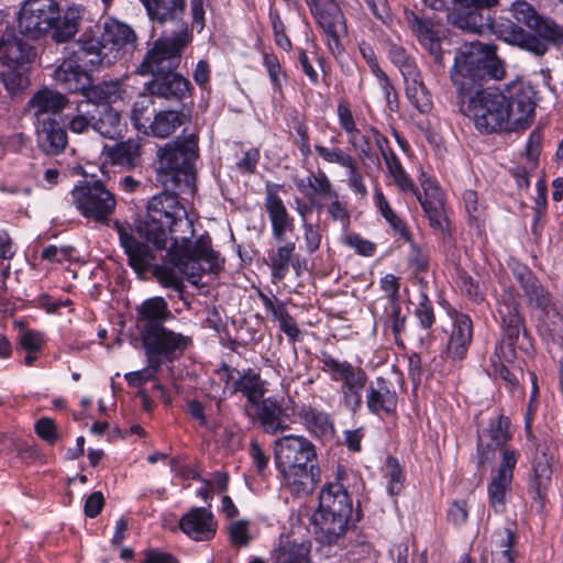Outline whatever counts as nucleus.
Returning a JSON list of instances; mask_svg holds the SVG:
<instances>
[{"label":"nucleus","instance_id":"f257e3e1","mask_svg":"<svg viewBox=\"0 0 563 563\" xmlns=\"http://www.w3.org/2000/svg\"><path fill=\"white\" fill-rule=\"evenodd\" d=\"M130 266L141 277L152 273L164 286L181 292L186 278L198 284L206 271L220 268L213 249H124Z\"/></svg>","mask_w":563,"mask_h":563},{"label":"nucleus","instance_id":"f03ea898","mask_svg":"<svg viewBox=\"0 0 563 563\" xmlns=\"http://www.w3.org/2000/svg\"><path fill=\"white\" fill-rule=\"evenodd\" d=\"M189 41V34L183 32L174 37L156 40L146 52L136 67V74L152 76L145 84L150 96L181 102L189 95L190 82L176 71L181 60V52Z\"/></svg>","mask_w":563,"mask_h":563},{"label":"nucleus","instance_id":"7ed1b4c3","mask_svg":"<svg viewBox=\"0 0 563 563\" xmlns=\"http://www.w3.org/2000/svg\"><path fill=\"white\" fill-rule=\"evenodd\" d=\"M275 465L292 495L311 494L320 481L316 448L303 435L288 434L274 442Z\"/></svg>","mask_w":563,"mask_h":563},{"label":"nucleus","instance_id":"20e7f679","mask_svg":"<svg viewBox=\"0 0 563 563\" xmlns=\"http://www.w3.org/2000/svg\"><path fill=\"white\" fill-rule=\"evenodd\" d=\"M81 9L69 7L62 14L57 0H24L18 13L19 32L33 41L52 35L55 43H66L79 30Z\"/></svg>","mask_w":563,"mask_h":563},{"label":"nucleus","instance_id":"39448f33","mask_svg":"<svg viewBox=\"0 0 563 563\" xmlns=\"http://www.w3.org/2000/svg\"><path fill=\"white\" fill-rule=\"evenodd\" d=\"M496 49V45L479 41L466 42L460 46L450 76L459 96L473 93L487 78H504V65L497 57Z\"/></svg>","mask_w":563,"mask_h":563},{"label":"nucleus","instance_id":"423d86ee","mask_svg":"<svg viewBox=\"0 0 563 563\" xmlns=\"http://www.w3.org/2000/svg\"><path fill=\"white\" fill-rule=\"evenodd\" d=\"M198 134L190 133L166 143L157 150L161 169L165 170L166 188L184 195L196 191V162L199 158Z\"/></svg>","mask_w":563,"mask_h":563},{"label":"nucleus","instance_id":"0eeeda50","mask_svg":"<svg viewBox=\"0 0 563 563\" xmlns=\"http://www.w3.org/2000/svg\"><path fill=\"white\" fill-rule=\"evenodd\" d=\"M179 194L166 188L147 201V217L135 225V232L145 243L152 246H166L167 228L173 224L185 227L187 233H190V219L178 199Z\"/></svg>","mask_w":563,"mask_h":563},{"label":"nucleus","instance_id":"6e6552de","mask_svg":"<svg viewBox=\"0 0 563 563\" xmlns=\"http://www.w3.org/2000/svg\"><path fill=\"white\" fill-rule=\"evenodd\" d=\"M460 97L461 112L473 121L479 132L517 131L512 129L509 104L504 92L478 88L471 95Z\"/></svg>","mask_w":563,"mask_h":563},{"label":"nucleus","instance_id":"1a4fd4ad","mask_svg":"<svg viewBox=\"0 0 563 563\" xmlns=\"http://www.w3.org/2000/svg\"><path fill=\"white\" fill-rule=\"evenodd\" d=\"M352 510V499L342 484L329 483L322 488L313 520L324 542L335 543L345 533Z\"/></svg>","mask_w":563,"mask_h":563},{"label":"nucleus","instance_id":"9d476101","mask_svg":"<svg viewBox=\"0 0 563 563\" xmlns=\"http://www.w3.org/2000/svg\"><path fill=\"white\" fill-rule=\"evenodd\" d=\"M71 200L80 214L95 222L108 223L117 199L102 181H84L71 190Z\"/></svg>","mask_w":563,"mask_h":563},{"label":"nucleus","instance_id":"9b49d317","mask_svg":"<svg viewBox=\"0 0 563 563\" xmlns=\"http://www.w3.org/2000/svg\"><path fill=\"white\" fill-rule=\"evenodd\" d=\"M505 98L509 104L512 129L526 130L534 120L537 91L530 82L515 79L506 85Z\"/></svg>","mask_w":563,"mask_h":563},{"label":"nucleus","instance_id":"f8f14e48","mask_svg":"<svg viewBox=\"0 0 563 563\" xmlns=\"http://www.w3.org/2000/svg\"><path fill=\"white\" fill-rule=\"evenodd\" d=\"M406 21L418 42L432 57L437 70H443L445 66L442 48L445 40L443 26L433 18L419 16L415 12H407Z\"/></svg>","mask_w":563,"mask_h":563},{"label":"nucleus","instance_id":"ddd939ff","mask_svg":"<svg viewBox=\"0 0 563 563\" xmlns=\"http://www.w3.org/2000/svg\"><path fill=\"white\" fill-rule=\"evenodd\" d=\"M146 356L158 361L161 366L165 362H173L179 358L190 343V338L174 332L167 328L150 332L142 338Z\"/></svg>","mask_w":563,"mask_h":563},{"label":"nucleus","instance_id":"4468645a","mask_svg":"<svg viewBox=\"0 0 563 563\" xmlns=\"http://www.w3.org/2000/svg\"><path fill=\"white\" fill-rule=\"evenodd\" d=\"M71 55L90 70L112 64V56L102 41L100 26L85 30L73 43Z\"/></svg>","mask_w":563,"mask_h":563},{"label":"nucleus","instance_id":"2eb2a0df","mask_svg":"<svg viewBox=\"0 0 563 563\" xmlns=\"http://www.w3.org/2000/svg\"><path fill=\"white\" fill-rule=\"evenodd\" d=\"M319 361L321 371L339 387L367 386L368 375L361 365L338 358L327 351L320 353Z\"/></svg>","mask_w":563,"mask_h":563},{"label":"nucleus","instance_id":"dca6fc26","mask_svg":"<svg viewBox=\"0 0 563 563\" xmlns=\"http://www.w3.org/2000/svg\"><path fill=\"white\" fill-rule=\"evenodd\" d=\"M178 527L190 540L206 542L214 538L218 521L209 508L192 507L180 517Z\"/></svg>","mask_w":563,"mask_h":563},{"label":"nucleus","instance_id":"f3484780","mask_svg":"<svg viewBox=\"0 0 563 563\" xmlns=\"http://www.w3.org/2000/svg\"><path fill=\"white\" fill-rule=\"evenodd\" d=\"M423 195L417 189L415 194L428 217L430 225L441 234L449 231L450 222L444 211L443 194L438 184L431 179L421 181Z\"/></svg>","mask_w":563,"mask_h":563},{"label":"nucleus","instance_id":"a211bd4d","mask_svg":"<svg viewBox=\"0 0 563 563\" xmlns=\"http://www.w3.org/2000/svg\"><path fill=\"white\" fill-rule=\"evenodd\" d=\"M532 25L528 42L529 53L541 57L548 53L550 46H563V25L553 18L541 15Z\"/></svg>","mask_w":563,"mask_h":563},{"label":"nucleus","instance_id":"6ab92c4d","mask_svg":"<svg viewBox=\"0 0 563 563\" xmlns=\"http://www.w3.org/2000/svg\"><path fill=\"white\" fill-rule=\"evenodd\" d=\"M100 33L112 62L122 53L135 48L137 36L134 30L123 22L108 19L100 26Z\"/></svg>","mask_w":563,"mask_h":563},{"label":"nucleus","instance_id":"aec40b11","mask_svg":"<svg viewBox=\"0 0 563 563\" xmlns=\"http://www.w3.org/2000/svg\"><path fill=\"white\" fill-rule=\"evenodd\" d=\"M496 310L506 339L518 340L520 332H525V320L517 296L512 290L505 289L500 294Z\"/></svg>","mask_w":563,"mask_h":563},{"label":"nucleus","instance_id":"412c9836","mask_svg":"<svg viewBox=\"0 0 563 563\" xmlns=\"http://www.w3.org/2000/svg\"><path fill=\"white\" fill-rule=\"evenodd\" d=\"M35 132L37 146L46 155H58L68 144L64 125L53 117L36 121Z\"/></svg>","mask_w":563,"mask_h":563},{"label":"nucleus","instance_id":"4be33fe9","mask_svg":"<svg viewBox=\"0 0 563 563\" xmlns=\"http://www.w3.org/2000/svg\"><path fill=\"white\" fill-rule=\"evenodd\" d=\"M452 329L446 342V354L452 360H463L473 340V322L468 314L450 312Z\"/></svg>","mask_w":563,"mask_h":563},{"label":"nucleus","instance_id":"5701e85b","mask_svg":"<svg viewBox=\"0 0 563 563\" xmlns=\"http://www.w3.org/2000/svg\"><path fill=\"white\" fill-rule=\"evenodd\" d=\"M312 12L318 25L327 35V43L333 54L342 52L341 37L347 32L343 13L338 3Z\"/></svg>","mask_w":563,"mask_h":563},{"label":"nucleus","instance_id":"b1692460","mask_svg":"<svg viewBox=\"0 0 563 563\" xmlns=\"http://www.w3.org/2000/svg\"><path fill=\"white\" fill-rule=\"evenodd\" d=\"M366 407L375 416H389L397 409L398 396L393 384L384 377H376L366 388Z\"/></svg>","mask_w":563,"mask_h":563},{"label":"nucleus","instance_id":"393cba45","mask_svg":"<svg viewBox=\"0 0 563 563\" xmlns=\"http://www.w3.org/2000/svg\"><path fill=\"white\" fill-rule=\"evenodd\" d=\"M288 406L283 400L268 397L256 404V415L263 430L268 434H275L289 429L291 419L287 412Z\"/></svg>","mask_w":563,"mask_h":563},{"label":"nucleus","instance_id":"a878e982","mask_svg":"<svg viewBox=\"0 0 563 563\" xmlns=\"http://www.w3.org/2000/svg\"><path fill=\"white\" fill-rule=\"evenodd\" d=\"M137 321L141 323V336L148 335L152 331L165 328L163 323L173 318L168 303L163 297H152L144 300L136 309Z\"/></svg>","mask_w":563,"mask_h":563},{"label":"nucleus","instance_id":"bb28decb","mask_svg":"<svg viewBox=\"0 0 563 563\" xmlns=\"http://www.w3.org/2000/svg\"><path fill=\"white\" fill-rule=\"evenodd\" d=\"M299 422L314 437L330 439L334 434V426L330 415L311 405L301 404L294 407Z\"/></svg>","mask_w":563,"mask_h":563},{"label":"nucleus","instance_id":"cd10ccee","mask_svg":"<svg viewBox=\"0 0 563 563\" xmlns=\"http://www.w3.org/2000/svg\"><path fill=\"white\" fill-rule=\"evenodd\" d=\"M89 68H85L76 59L64 60L55 70L54 79L62 87L70 92H80L82 96L92 79L88 74Z\"/></svg>","mask_w":563,"mask_h":563},{"label":"nucleus","instance_id":"c85d7f7f","mask_svg":"<svg viewBox=\"0 0 563 563\" xmlns=\"http://www.w3.org/2000/svg\"><path fill=\"white\" fill-rule=\"evenodd\" d=\"M37 58L36 48L24 40L8 35L1 62L4 67L31 69Z\"/></svg>","mask_w":563,"mask_h":563},{"label":"nucleus","instance_id":"c756f323","mask_svg":"<svg viewBox=\"0 0 563 563\" xmlns=\"http://www.w3.org/2000/svg\"><path fill=\"white\" fill-rule=\"evenodd\" d=\"M67 104L68 99L65 95L43 88L37 90L29 100L27 108L33 111L34 117L40 121L46 118L45 115L49 117L62 112Z\"/></svg>","mask_w":563,"mask_h":563},{"label":"nucleus","instance_id":"7c9ffc66","mask_svg":"<svg viewBox=\"0 0 563 563\" xmlns=\"http://www.w3.org/2000/svg\"><path fill=\"white\" fill-rule=\"evenodd\" d=\"M140 2L145 7L148 18L159 24L181 19L186 9L185 0H140Z\"/></svg>","mask_w":563,"mask_h":563},{"label":"nucleus","instance_id":"2f4dec72","mask_svg":"<svg viewBox=\"0 0 563 563\" xmlns=\"http://www.w3.org/2000/svg\"><path fill=\"white\" fill-rule=\"evenodd\" d=\"M265 208L272 221L273 231L276 238L280 239L291 227V218L283 200L272 186H267Z\"/></svg>","mask_w":563,"mask_h":563},{"label":"nucleus","instance_id":"473e14b6","mask_svg":"<svg viewBox=\"0 0 563 563\" xmlns=\"http://www.w3.org/2000/svg\"><path fill=\"white\" fill-rule=\"evenodd\" d=\"M551 459L541 451L532 461V475L529 479V490L533 498L543 499L551 483Z\"/></svg>","mask_w":563,"mask_h":563},{"label":"nucleus","instance_id":"72a5a7b5","mask_svg":"<svg viewBox=\"0 0 563 563\" xmlns=\"http://www.w3.org/2000/svg\"><path fill=\"white\" fill-rule=\"evenodd\" d=\"M107 156L113 165L134 168L141 162V144L137 140L129 139L111 146L107 151Z\"/></svg>","mask_w":563,"mask_h":563},{"label":"nucleus","instance_id":"f704fd0d","mask_svg":"<svg viewBox=\"0 0 563 563\" xmlns=\"http://www.w3.org/2000/svg\"><path fill=\"white\" fill-rule=\"evenodd\" d=\"M310 543L282 539L273 552L274 563H310Z\"/></svg>","mask_w":563,"mask_h":563},{"label":"nucleus","instance_id":"c9c22d12","mask_svg":"<svg viewBox=\"0 0 563 563\" xmlns=\"http://www.w3.org/2000/svg\"><path fill=\"white\" fill-rule=\"evenodd\" d=\"M124 128L121 114L109 106L102 107L98 115H92V129L104 137H120Z\"/></svg>","mask_w":563,"mask_h":563},{"label":"nucleus","instance_id":"e433bc0d","mask_svg":"<svg viewBox=\"0 0 563 563\" xmlns=\"http://www.w3.org/2000/svg\"><path fill=\"white\" fill-rule=\"evenodd\" d=\"M510 439L509 420L504 416H497L490 420L488 428L478 435V446L486 445L488 450L504 446Z\"/></svg>","mask_w":563,"mask_h":563},{"label":"nucleus","instance_id":"4c0bfd02","mask_svg":"<svg viewBox=\"0 0 563 563\" xmlns=\"http://www.w3.org/2000/svg\"><path fill=\"white\" fill-rule=\"evenodd\" d=\"M189 121V115L181 111L164 110L156 113L150 129L154 136L165 139L172 135L177 128Z\"/></svg>","mask_w":563,"mask_h":563},{"label":"nucleus","instance_id":"58836bf2","mask_svg":"<svg viewBox=\"0 0 563 563\" xmlns=\"http://www.w3.org/2000/svg\"><path fill=\"white\" fill-rule=\"evenodd\" d=\"M463 201L468 216L471 232L478 238V240L473 241V243H483V236L485 234V208L479 203L477 192L474 190H466L463 194Z\"/></svg>","mask_w":563,"mask_h":563},{"label":"nucleus","instance_id":"ea45409f","mask_svg":"<svg viewBox=\"0 0 563 563\" xmlns=\"http://www.w3.org/2000/svg\"><path fill=\"white\" fill-rule=\"evenodd\" d=\"M232 390L234 394L241 393L252 405H256L266 391L260 374L251 368L239 374L236 385Z\"/></svg>","mask_w":563,"mask_h":563},{"label":"nucleus","instance_id":"a19ab883","mask_svg":"<svg viewBox=\"0 0 563 563\" xmlns=\"http://www.w3.org/2000/svg\"><path fill=\"white\" fill-rule=\"evenodd\" d=\"M121 81L115 80H103L97 85L88 86L85 91V97L87 101L85 102V107H88L89 103H111L117 101L121 95Z\"/></svg>","mask_w":563,"mask_h":563},{"label":"nucleus","instance_id":"79ce46f5","mask_svg":"<svg viewBox=\"0 0 563 563\" xmlns=\"http://www.w3.org/2000/svg\"><path fill=\"white\" fill-rule=\"evenodd\" d=\"M452 23L462 31L483 34L486 30H490L493 19L489 15L485 16L481 10L473 9L455 14Z\"/></svg>","mask_w":563,"mask_h":563},{"label":"nucleus","instance_id":"37998d69","mask_svg":"<svg viewBox=\"0 0 563 563\" xmlns=\"http://www.w3.org/2000/svg\"><path fill=\"white\" fill-rule=\"evenodd\" d=\"M490 30L496 34V36L515 46H518L528 52V42L530 41V32L526 31L518 24L507 21L506 23L492 24Z\"/></svg>","mask_w":563,"mask_h":563},{"label":"nucleus","instance_id":"c03bdc74","mask_svg":"<svg viewBox=\"0 0 563 563\" xmlns=\"http://www.w3.org/2000/svg\"><path fill=\"white\" fill-rule=\"evenodd\" d=\"M512 479L500 475H493L488 484L489 505L495 512H503L506 508V495L510 488Z\"/></svg>","mask_w":563,"mask_h":563},{"label":"nucleus","instance_id":"a18cd8bd","mask_svg":"<svg viewBox=\"0 0 563 563\" xmlns=\"http://www.w3.org/2000/svg\"><path fill=\"white\" fill-rule=\"evenodd\" d=\"M522 280L525 284L521 288L528 303L544 311L551 303L550 294L542 287L536 277H528V279L526 277Z\"/></svg>","mask_w":563,"mask_h":563},{"label":"nucleus","instance_id":"49530a36","mask_svg":"<svg viewBox=\"0 0 563 563\" xmlns=\"http://www.w3.org/2000/svg\"><path fill=\"white\" fill-rule=\"evenodd\" d=\"M406 96L411 104L421 113H427L431 110V96L426 88L422 78L406 82Z\"/></svg>","mask_w":563,"mask_h":563},{"label":"nucleus","instance_id":"de8ad7c7","mask_svg":"<svg viewBox=\"0 0 563 563\" xmlns=\"http://www.w3.org/2000/svg\"><path fill=\"white\" fill-rule=\"evenodd\" d=\"M29 73L30 69H21L15 67H5V69L1 73L2 82L11 96L18 95L29 87Z\"/></svg>","mask_w":563,"mask_h":563},{"label":"nucleus","instance_id":"09e8293b","mask_svg":"<svg viewBox=\"0 0 563 563\" xmlns=\"http://www.w3.org/2000/svg\"><path fill=\"white\" fill-rule=\"evenodd\" d=\"M187 411L192 419H195L199 427L207 430H213L217 422L213 419V407L210 401H200L197 399L187 402Z\"/></svg>","mask_w":563,"mask_h":563},{"label":"nucleus","instance_id":"8fccbe9b","mask_svg":"<svg viewBox=\"0 0 563 563\" xmlns=\"http://www.w3.org/2000/svg\"><path fill=\"white\" fill-rule=\"evenodd\" d=\"M384 477L386 479V490L388 495L396 496L402 490L405 474L396 457H387Z\"/></svg>","mask_w":563,"mask_h":563},{"label":"nucleus","instance_id":"3c124183","mask_svg":"<svg viewBox=\"0 0 563 563\" xmlns=\"http://www.w3.org/2000/svg\"><path fill=\"white\" fill-rule=\"evenodd\" d=\"M367 386L339 387L340 405L347 412L355 415L363 406V393Z\"/></svg>","mask_w":563,"mask_h":563},{"label":"nucleus","instance_id":"603ef678","mask_svg":"<svg viewBox=\"0 0 563 563\" xmlns=\"http://www.w3.org/2000/svg\"><path fill=\"white\" fill-rule=\"evenodd\" d=\"M512 541L514 534L509 529L499 530L493 536V542L499 549L494 556V563H514Z\"/></svg>","mask_w":563,"mask_h":563},{"label":"nucleus","instance_id":"864d4df0","mask_svg":"<svg viewBox=\"0 0 563 563\" xmlns=\"http://www.w3.org/2000/svg\"><path fill=\"white\" fill-rule=\"evenodd\" d=\"M161 369L158 361L147 358V366L140 371L124 374V379L132 388H141L145 383L155 380L156 374Z\"/></svg>","mask_w":563,"mask_h":563},{"label":"nucleus","instance_id":"5fc2aeb1","mask_svg":"<svg viewBox=\"0 0 563 563\" xmlns=\"http://www.w3.org/2000/svg\"><path fill=\"white\" fill-rule=\"evenodd\" d=\"M239 374L240 372L238 369L227 364H223L216 371L217 378L221 384H223L221 397L216 404L217 410L219 409L220 401L222 398H227L234 395L232 388H234L236 385Z\"/></svg>","mask_w":563,"mask_h":563},{"label":"nucleus","instance_id":"6e6d98bb","mask_svg":"<svg viewBox=\"0 0 563 563\" xmlns=\"http://www.w3.org/2000/svg\"><path fill=\"white\" fill-rule=\"evenodd\" d=\"M308 187L312 190V197L329 199L336 198V191L323 172H318L308 177Z\"/></svg>","mask_w":563,"mask_h":563},{"label":"nucleus","instance_id":"4d7b16f0","mask_svg":"<svg viewBox=\"0 0 563 563\" xmlns=\"http://www.w3.org/2000/svg\"><path fill=\"white\" fill-rule=\"evenodd\" d=\"M456 283L461 294L467 297L472 302L478 305L484 301V291L481 289L478 283L475 282L470 275L460 273Z\"/></svg>","mask_w":563,"mask_h":563},{"label":"nucleus","instance_id":"13d9d810","mask_svg":"<svg viewBox=\"0 0 563 563\" xmlns=\"http://www.w3.org/2000/svg\"><path fill=\"white\" fill-rule=\"evenodd\" d=\"M510 10L514 19L519 23H523L529 30L532 29V24L541 16L530 3L521 0L515 1Z\"/></svg>","mask_w":563,"mask_h":563},{"label":"nucleus","instance_id":"bf43d9fd","mask_svg":"<svg viewBox=\"0 0 563 563\" xmlns=\"http://www.w3.org/2000/svg\"><path fill=\"white\" fill-rule=\"evenodd\" d=\"M386 311V324L391 330L396 343H399L401 334L406 328V316L401 313L399 303L389 305V308Z\"/></svg>","mask_w":563,"mask_h":563},{"label":"nucleus","instance_id":"052dcab7","mask_svg":"<svg viewBox=\"0 0 563 563\" xmlns=\"http://www.w3.org/2000/svg\"><path fill=\"white\" fill-rule=\"evenodd\" d=\"M415 317L417 318L421 329L429 331L435 321L433 307L430 299L426 294L420 295L419 303L415 310Z\"/></svg>","mask_w":563,"mask_h":563},{"label":"nucleus","instance_id":"680f3d73","mask_svg":"<svg viewBox=\"0 0 563 563\" xmlns=\"http://www.w3.org/2000/svg\"><path fill=\"white\" fill-rule=\"evenodd\" d=\"M294 249H277L276 254L272 256V276L275 282L285 278L291 260Z\"/></svg>","mask_w":563,"mask_h":563},{"label":"nucleus","instance_id":"e2e57ef3","mask_svg":"<svg viewBox=\"0 0 563 563\" xmlns=\"http://www.w3.org/2000/svg\"><path fill=\"white\" fill-rule=\"evenodd\" d=\"M258 298L262 301L264 309L272 316L273 321L279 323L284 316L289 314L286 303L275 296H268L262 290H258Z\"/></svg>","mask_w":563,"mask_h":563},{"label":"nucleus","instance_id":"0e129e2a","mask_svg":"<svg viewBox=\"0 0 563 563\" xmlns=\"http://www.w3.org/2000/svg\"><path fill=\"white\" fill-rule=\"evenodd\" d=\"M249 521L235 520L228 527L230 541L235 547H246L251 540Z\"/></svg>","mask_w":563,"mask_h":563},{"label":"nucleus","instance_id":"69168bd1","mask_svg":"<svg viewBox=\"0 0 563 563\" xmlns=\"http://www.w3.org/2000/svg\"><path fill=\"white\" fill-rule=\"evenodd\" d=\"M516 341L517 340L510 341L507 339L498 342L495 346L494 354L490 357V366L497 365L498 363L510 364L516 356Z\"/></svg>","mask_w":563,"mask_h":563},{"label":"nucleus","instance_id":"338daca9","mask_svg":"<svg viewBox=\"0 0 563 563\" xmlns=\"http://www.w3.org/2000/svg\"><path fill=\"white\" fill-rule=\"evenodd\" d=\"M488 373L495 379L503 380L505 387L510 391H514L519 387L517 374L508 366V364L498 363L497 365L490 366Z\"/></svg>","mask_w":563,"mask_h":563},{"label":"nucleus","instance_id":"774afa93","mask_svg":"<svg viewBox=\"0 0 563 563\" xmlns=\"http://www.w3.org/2000/svg\"><path fill=\"white\" fill-rule=\"evenodd\" d=\"M317 153L329 163H336L343 167H352L355 159L350 155L344 153L341 148H328L322 145H316Z\"/></svg>","mask_w":563,"mask_h":563}]
</instances>
